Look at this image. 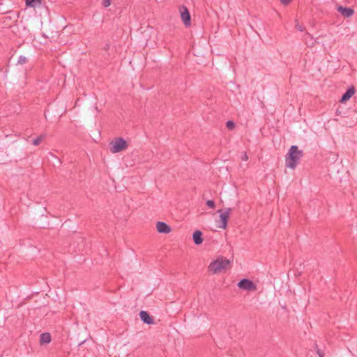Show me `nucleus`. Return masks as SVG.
<instances>
[{
  "label": "nucleus",
  "instance_id": "f257e3e1",
  "mask_svg": "<svg viewBox=\"0 0 357 357\" xmlns=\"http://www.w3.org/2000/svg\"><path fill=\"white\" fill-rule=\"evenodd\" d=\"M303 156V151L299 150L296 145H292L285 156L286 167L294 169Z\"/></svg>",
  "mask_w": 357,
  "mask_h": 357
},
{
  "label": "nucleus",
  "instance_id": "f03ea898",
  "mask_svg": "<svg viewBox=\"0 0 357 357\" xmlns=\"http://www.w3.org/2000/svg\"><path fill=\"white\" fill-rule=\"evenodd\" d=\"M109 146L111 153H116L126 150L128 144L123 137H116L109 143Z\"/></svg>",
  "mask_w": 357,
  "mask_h": 357
},
{
  "label": "nucleus",
  "instance_id": "7ed1b4c3",
  "mask_svg": "<svg viewBox=\"0 0 357 357\" xmlns=\"http://www.w3.org/2000/svg\"><path fill=\"white\" fill-rule=\"evenodd\" d=\"M232 261L220 255L215 260L212 261L208 268H227L231 266Z\"/></svg>",
  "mask_w": 357,
  "mask_h": 357
},
{
  "label": "nucleus",
  "instance_id": "20e7f679",
  "mask_svg": "<svg viewBox=\"0 0 357 357\" xmlns=\"http://www.w3.org/2000/svg\"><path fill=\"white\" fill-rule=\"evenodd\" d=\"M178 10L181 14V20L185 27H190L191 26V15L188 8L181 5L178 8Z\"/></svg>",
  "mask_w": 357,
  "mask_h": 357
},
{
  "label": "nucleus",
  "instance_id": "39448f33",
  "mask_svg": "<svg viewBox=\"0 0 357 357\" xmlns=\"http://www.w3.org/2000/svg\"><path fill=\"white\" fill-rule=\"evenodd\" d=\"M237 286L239 289L248 291H255L257 289L256 284L252 280L247 278L241 280L238 282Z\"/></svg>",
  "mask_w": 357,
  "mask_h": 357
},
{
  "label": "nucleus",
  "instance_id": "423d86ee",
  "mask_svg": "<svg viewBox=\"0 0 357 357\" xmlns=\"http://www.w3.org/2000/svg\"><path fill=\"white\" fill-rule=\"evenodd\" d=\"M231 211V208H227L226 211H225L224 213H222L220 215L221 225L219 226V227L224 229H225L227 228Z\"/></svg>",
  "mask_w": 357,
  "mask_h": 357
},
{
  "label": "nucleus",
  "instance_id": "0eeeda50",
  "mask_svg": "<svg viewBox=\"0 0 357 357\" xmlns=\"http://www.w3.org/2000/svg\"><path fill=\"white\" fill-rule=\"evenodd\" d=\"M356 93V89L354 86H351L347 89V90L342 94L340 102L341 103H344L348 101Z\"/></svg>",
  "mask_w": 357,
  "mask_h": 357
},
{
  "label": "nucleus",
  "instance_id": "6e6552de",
  "mask_svg": "<svg viewBox=\"0 0 357 357\" xmlns=\"http://www.w3.org/2000/svg\"><path fill=\"white\" fill-rule=\"evenodd\" d=\"M157 231L160 234H169L172 231L171 227L165 222L158 221L156 224Z\"/></svg>",
  "mask_w": 357,
  "mask_h": 357
},
{
  "label": "nucleus",
  "instance_id": "1a4fd4ad",
  "mask_svg": "<svg viewBox=\"0 0 357 357\" xmlns=\"http://www.w3.org/2000/svg\"><path fill=\"white\" fill-rule=\"evenodd\" d=\"M337 11L345 17H350L354 14V10L351 8L343 7L339 6L337 8Z\"/></svg>",
  "mask_w": 357,
  "mask_h": 357
},
{
  "label": "nucleus",
  "instance_id": "9d476101",
  "mask_svg": "<svg viewBox=\"0 0 357 357\" xmlns=\"http://www.w3.org/2000/svg\"><path fill=\"white\" fill-rule=\"evenodd\" d=\"M139 317L141 320L146 324H153V319L152 317L150 316L149 312L146 311L142 310L139 312Z\"/></svg>",
  "mask_w": 357,
  "mask_h": 357
},
{
  "label": "nucleus",
  "instance_id": "9b49d317",
  "mask_svg": "<svg viewBox=\"0 0 357 357\" xmlns=\"http://www.w3.org/2000/svg\"><path fill=\"white\" fill-rule=\"evenodd\" d=\"M192 239L195 245H200L203 242L202 232L200 230H196L192 234Z\"/></svg>",
  "mask_w": 357,
  "mask_h": 357
},
{
  "label": "nucleus",
  "instance_id": "f8f14e48",
  "mask_svg": "<svg viewBox=\"0 0 357 357\" xmlns=\"http://www.w3.org/2000/svg\"><path fill=\"white\" fill-rule=\"evenodd\" d=\"M52 337L49 333H43L40 336V344H48L51 342Z\"/></svg>",
  "mask_w": 357,
  "mask_h": 357
},
{
  "label": "nucleus",
  "instance_id": "ddd939ff",
  "mask_svg": "<svg viewBox=\"0 0 357 357\" xmlns=\"http://www.w3.org/2000/svg\"><path fill=\"white\" fill-rule=\"evenodd\" d=\"M26 7H35L36 4L41 3V0H25Z\"/></svg>",
  "mask_w": 357,
  "mask_h": 357
},
{
  "label": "nucleus",
  "instance_id": "4468645a",
  "mask_svg": "<svg viewBox=\"0 0 357 357\" xmlns=\"http://www.w3.org/2000/svg\"><path fill=\"white\" fill-rule=\"evenodd\" d=\"M45 135H40L38 136L37 137L33 139L32 144L34 146H38L41 143V142L45 138Z\"/></svg>",
  "mask_w": 357,
  "mask_h": 357
},
{
  "label": "nucleus",
  "instance_id": "2eb2a0df",
  "mask_svg": "<svg viewBox=\"0 0 357 357\" xmlns=\"http://www.w3.org/2000/svg\"><path fill=\"white\" fill-rule=\"evenodd\" d=\"M236 123L231 120H229L226 122V127L229 130L234 129Z\"/></svg>",
  "mask_w": 357,
  "mask_h": 357
},
{
  "label": "nucleus",
  "instance_id": "dca6fc26",
  "mask_svg": "<svg viewBox=\"0 0 357 357\" xmlns=\"http://www.w3.org/2000/svg\"><path fill=\"white\" fill-rule=\"evenodd\" d=\"M27 62H28V59L24 56H20V57L17 60L18 64H24V63H26Z\"/></svg>",
  "mask_w": 357,
  "mask_h": 357
},
{
  "label": "nucleus",
  "instance_id": "f3484780",
  "mask_svg": "<svg viewBox=\"0 0 357 357\" xmlns=\"http://www.w3.org/2000/svg\"><path fill=\"white\" fill-rule=\"evenodd\" d=\"M206 206L210 208H214L215 206V202L213 200H208L206 202Z\"/></svg>",
  "mask_w": 357,
  "mask_h": 357
},
{
  "label": "nucleus",
  "instance_id": "a211bd4d",
  "mask_svg": "<svg viewBox=\"0 0 357 357\" xmlns=\"http://www.w3.org/2000/svg\"><path fill=\"white\" fill-rule=\"evenodd\" d=\"M102 4L105 8H107L111 5V0H103Z\"/></svg>",
  "mask_w": 357,
  "mask_h": 357
},
{
  "label": "nucleus",
  "instance_id": "6ab92c4d",
  "mask_svg": "<svg viewBox=\"0 0 357 357\" xmlns=\"http://www.w3.org/2000/svg\"><path fill=\"white\" fill-rule=\"evenodd\" d=\"M293 0H280L281 3L284 5H287L290 2H291Z\"/></svg>",
  "mask_w": 357,
  "mask_h": 357
},
{
  "label": "nucleus",
  "instance_id": "aec40b11",
  "mask_svg": "<svg viewBox=\"0 0 357 357\" xmlns=\"http://www.w3.org/2000/svg\"><path fill=\"white\" fill-rule=\"evenodd\" d=\"M241 159L243 160H248V156L247 155V153L245 152L244 154H243V156L241 158Z\"/></svg>",
  "mask_w": 357,
  "mask_h": 357
},
{
  "label": "nucleus",
  "instance_id": "412c9836",
  "mask_svg": "<svg viewBox=\"0 0 357 357\" xmlns=\"http://www.w3.org/2000/svg\"><path fill=\"white\" fill-rule=\"evenodd\" d=\"M222 269H212L213 274H217L219 273Z\"/></svg>",
  "mask_w": 357,
  "mask_h": 357
},
{
  "label": "nucleus",
  "instance_id": "4be33fe9",
  "mask_svg": "<svg viewBox=\"0 0 357 357\" xmlns=\"http://www.w3.org/2000/svg\"><path fill=\"white\" fill-rule=\"evenodd\" d=\"M317 354L319 357H324V354L319 349L317 350Z\"/></svg>",
  "mask_w": 357,
  "mask_h": 357
},
{
  "label": "nucleus",
  "instance_id": "5701e85b",
  "mask_svg": "<svg viewBox=\"0 0 357 357\" xmlns=\"http://www.w3.org/2000/svg\"><path fill=\"white\" fill-rule=\"evenodd\" d=\"M296 27L297 29L301 31H303V29L301 26H299V25H296Z\"/></svg>",
  "mask_w": 357,
  "mask_h": 357
},
{
  "label": "nucleus",
  "instance_id": "b1692460",
  "mask_svg": "<svg viewBox=\"0 0 357 357\" xmlns=\"http://www.w3.org/2000/svg\"><path fill=\"white\" fill-rule=\"evenodd\" d=\"M294 275H301V273H297L296 271H294Z\"/></svg>",
  "mask_w": 357,
  "mask_h": 357
}]
</instances>
